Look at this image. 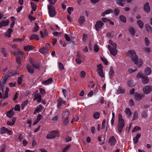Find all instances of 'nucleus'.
Here are the masks:
<instances>
[{"label": "nucleus", "instance_id": "obj_36", "mask_svg": "<svg viewBox=\"0 0 152 152\" xmlns=\"http://www.w3.org/2000/svg\"><path fill=\"white\" fill-rule=\"evenodd\" d=\"M120 20L124 23L126 22V18L125 16L123 15H121L120 17Z\"/></svg>", "mask_w": 152, "mask_h": 152}, {"label": "nucleus", "instance_id": "obj_47", "mask_svg": "<svg viewBox=\"0 0 152 152\" xmlns=\"http://www.w3.org/2000/svg\"><path fill=\"white\" fill-rule=\"evenodd\" d=\"M142 117L144 118H146L148 116L147 113L145 111H143L141 114Z\"/></svg>", "mask_w": 152, "mask_h": 152}, {"label": "nucleus", "instance_id": "obj_39", "mask_svg": "<svg viewBox=\"0 0 152 152\" xmlns=\"http://www.w3.org/2000/svg\"><path fill=\"white\" fill-rule=\"evenodd\" d=\"M15 74H15L13 72H11L8 75H6L4 77V79H5V80H6L9 77L13 76Z\"/></svg>", "mask_w": 152, "mask_h": 152}, {"label": "nucleus", "instance_id": "obj_54", "mask_svg": "<svg viewBox=\"0 0 152 152\" xmlns=\"http://www.w3.org/2000/svg\"><path fill=\"white\" fill-rule=\"evenodd\" d=\"M15 110L20 111V106L19 105H16L15 107Z\"/></svg>", "mask_w": 152, "mask_h": 152}, {"label": "nucleus", "instance_id": "obj_58", "mask_svg": "<svg viewBox=\"0 0 152 152\" xmlns=\"http://www.w3.org/2000/svg\"><path fill=\"white\" fill-rule=\"evenodd\" d=\"M65 38L66 40L68 42H70L71 40L70 37L66 34H65Z\"/></svg>", "mask_w": 152, "mask_h": 152}, {"label": "nucleus", "instance_id": "obj_20", "mask_svg": "<svg viewBox=\"0 0 152 152\" xmlns=\"http://www.w3.org/2000/svg\"><path fill=\"white\" fill-rule=\"evenodd\" d=\"M113 12V11L112 10H107L105 11L102 13L101 15L102 16H104L110 13H112Z\"/></svg>", "mask_w": 152, "mask_h": 152}, {"label": "nucleus", "instance_id": "obj_23", "mask_svg": "<svg viewBox=\"0 0 152 152\" xmlns=\"http://www.w3.org/2000/svg\"><path fill=\"white\" fill-rule=\"evenodd\" d=\"M40 34L42 37L43 38L46 36H48V31L46 29L44 30V34H43V31H40Z\"/></svg>", "mask_w": 152, "mask_h": 152}, {"label": "nucleus", "instance_id": "obj_31", "mask_svg": "<svg viewBox=\"0 0 152 152\" xmlns=\"http://www.w3.org/2000/svg\"><path fill=\"white\" fill-rule=\"evenodd\" d=\"M124 112L126 114V115L128 116H130L132 115L130 109L129 108H126V109Z\"/></svg>", "mask_w": 152, "mask_h": 152}, {"label": "nucleus", "instance_id": "obj_60", "mask_svg": "<svg viewBox=\"0 0 152 152\" xmlns=\"http://www.w3.org/2000/svg\"><path fill=\"white\" fill-rule=\"evenodd\" d=\"M23 138V136H22L21 134H20L18 136V139L21 142Z\"/></svg>", "mask_w": 152, "mask_h": 152}, {"label": "nucleus", "instance_id": "obj_7", "mask_svg": "<svg viewBox=\"0 0 152 152\" xmlns=\"http://www.w3.org/2000/svg\"><path fill=\"white\" fill-rule=\"evenodd\" d=\"M58 136V132L56 131H52L47 135L46 138L48 139H51L54 138Z\"/></svg>", "mask_w": 152, "mask_h": 152}, {"label": "nucleus", "instance_id": "obj_25", "mask_svg": "<svg viewBox=\"0 0 152 152\" xmlns=\"http://www.w3.org/2000/svg\"><path fill=\"white\" fill-rule=\"evenodd\" d=\"M141 134H138L136 137L133 138V140L134 143H137L138 142L139 138Z\"/></svg>", "mask_w": 152, "mask_h": 152}, {"label": "nucleus", "instance_id": "obj_45", "mask_svg": "<svg viewBox=\"0 0 152 152\" xmlns=\"http://www.w3.org/2000/svg\"><path fill=\"white\" fill-rule=\"evenodd\" d=\"M129 31L131 33L134 35L135 33V31L134 29L132 27H130L129 29Z\"/></svg>", "mask_w": 152, "mask_h": 152}, {"label": "nucleus", "instance_id": "obj_12", "mask_svg": "<svg viewBox=\"0 0 152 152\" xmlns=\"http://www.w3.org/2000/svg\"><path fill=\"white\" fill-rule=\"evenodd\" d=\"M58 108H60L61 106H64L65 105L66 102L61 99H59L57 102Z\"/></svg>", "mask_w": 152, "mask_h": 152}, {"label": "nucleus", "instance_id": "obj_27", "mask_svg": "<svg viewBox=\"0 0 152 152\" xmlns=\"http://www.w3.org/2000/svg\"><path fill=\"white\" fill-rule=\"evenodd\" d=\"M29 39L30 40L35 39L37 40L39 39V38L38 35L35 34H32L30 37Z\"/></svg>", "mask_w": 152, "mask_h": 152}, {"label": "nucleus", "instance_id": "obj_53", "mask_svg": "<svg viewBox=\"0 0 152 152\" xmlns=\"http://www.w3.org/2000/svg\"><path fill=\"white\" fill-rule=\"evenodd\" d=\"M58 65L59 67V69L61 70H63L64 69V67L63 64L61 63H59Z\"/></svg>", "mask_w": 152, "mask_h": 152}, {"label": "nucleus", "instance_id": "obj_50", "mask_svg": "<svg viewBox=\"0 0 152 152\" xmlns=\"http://www.w3.org/2000/svg\"><path fill=\"white\" fill-rule=\"evenodd\" d=\"M70 146L71 145H67L63 149V152H66L69 149Z\"/></svg>", "mask_w": 152, "mask_h": 152}, {"label": "nucleus", "instance_id": "obj_56", "mask_svg": "<svg viewBox=\"0 0 152 152\" xmlns=\"http://www.w3.org/2000/svg\"><path fill=\"white\" fill-rule=\"evenodd\" d=\"M137 70V69H133L132 68H129L128 70V72L129 74H131Z\"/></svg>", "mask_w": 152, "mask_h": 152}, {"label": "nucleus", "instance_id": "obj_1", "mask_svg": "<svg viewBox=\"0 0 152 152\" xmlns=\"http://www.w3.org/2000/svg\"><path fill=\"white\" fill-rule=\"evenodd\" d=\"M126 55L127 56L131 57L132 61L138 67H140L142 66V61L140 59H138V57L136 55L134 51L129 50L126 53Z\"/></svg>", "mask_w": 152, "mask_h": 152}, {"label": "nucleus", "instance_id": "obj_15", "mask_svg": "<svg viewBox=\"0 0 152 152\" xmlns=\"http://www.w3.org/2000/svg\"><path fill=\"white\" fill-rule=\"evenodd\" d=\"M109 142L111 145H114L116 142V140L113 136L111 137L110 139Z\"/></svg>", "mask_w": 152, "mask_h": 152}, {"label": "nucleus", "instance_id": "obj_52", "mask_svg": "<svg viewBox=\"0 0 152 152\" xmlns=\"http://www.w3.org/2000/svg\"><path fill=\"white\" fill-rule=\"evenodd\" d=\"M114 12L115 14V15H118L119 13V12H120L118 8H115V9L114 10Z\"/></svg>", "mask_w": 152, "mask_h": 152}, {"label": "nucleus", "instance_id": "obj_8", "mask_svg": "<svg viewBox=\"0 0 152 152\" xmlns=\"http://www.w3.org/2000/svg\"><path fill=\"white\" fill-rule=\"evenodd\" d=\"M97 73L99 74L100 76L102 78H103L104 77V75L103 70V66L101 64H99L97 66Z\"/></svg>", "mask_w": 152, "mask_h": 152}, {"label": "nucleus", "instance_id": "obj_43", "mask_svg": "<svg viewBox=\"0 0 152 152\" xmlns=\"http://www.w3.org/2000/svg\"><path fill=\"white\" fill-rule=\"evenodd\" d=\"M137 23L139 25V27L140 28H142L143 27V23L140 20H138L137 21Z\"/></svg>", "mask_w": 152, "mask_h": 152}, {"label": "nucleus", "instance_id": "obj_44", "mask_svg": "<svg viewBox=\"0 0 152 152\" xmlns=\"http://www.w3.org/2000/svg\"><path fill=\"white\" fill-rule=\"evenodd\" d=\"M28 103V101L27 100L24 101L21 104V107L22 109H23L25 106Z\"/></svg>", "mask_w": 152, "mask_h": 152}, {"label": "nucleus", "instance_id": "obj_22", "mask_svg": "<svg viewBox=\"0 0 152 152\" xmlns=\"http://www.w3.org/2000/svg\"><path fill=\"white\" fill-rule=\"evenodd\" d=\"M14 115L13 112V109H11L10 111L8 112L7 113V116L9 118H11Z\"/></svg>", "mask_w": 152, "mask_h": 152}, {"label": "nucleus", "instance_id": "obj_32", "mask_svg": "<svg viewBox=\"0 0 152 152\" xmlns=\"http://www.w3.org/2000/svg\"><path fill=\"white\" fill-rule=\"evenodd\" d=\"M125 92V89L121 88H119L117 91V94L124 93Z\"/></svg>", "mask_w": 152, "mask_h": 152}, {"label": "nucleus", "instance_id": "obj_4", "mask_svg": "<svg viewBox=\"0 0 152 152\" xmlns=\"http://www.w3.org/2000/svg\"><path fill=\"white\" fill-rule=\"evenodd\" d=\"M124 125V121L122 118V115L121 114L118 115V129L119 132H121L122 130Z\"/></svg>", "mask_w": 152, "mask_h": 152}, {"label": "nucleus", "instance_id": "obj_14", "mask_svg": "<svg viewBox=\"0 0 152 152\" xmlns=\"http://www.w3.org/2000/svg\"><path fill=\"white\" fill-rule=\"evenodd\" d=\"M144 95L143 94H140L137 93H135V98L136 100H140L143 97Z\"/></svg>", "mask_w": 152, "mask_h": 152}, {"label": "nucleus", "instance_id": "obj_10", "mask_svg": "<svg viewBox=\"0 0 152 152\" xmlns=\"http://www.w3.org/2000/svg\"><path fill=\"white\" fill-rule=\"evenodd\" d=\"M38 91L37 90L34 93V97L33 100H35L37 99V102L40 103L41 100V96L40 94L38 93Z\"/></svg>", "mask_w": 152, "mask_h": 152}, {"label": "nucleus", "instance_id": "obj_40", "mask_svg": "<svg viewBox=\"0 0 152 152\" xmlns=\"http://www.w3.org/2000/svg\"><path fill=\"white\" fill-rule=\"evenodd\" d=\"M138 117V113L137 111H135L134 113L133 118L132 120H136Z\"/></svg>", "mask_w": 152, "mask_h": 152}, {"label": "nucleus", "instance_id": "obj_30", "mask_svg": "<svg viewBox=\"0 0 152 152\" xmlns=\"http://www.w3.org/2000/svg\"><path fill=\"white\" fill-rule=\"evenodd\" d=\"M12 31V29L10 28H9L5 34V36L8 37H10Z\"/></svg>", "mask_w": 152, "mask_h": 152}, {"label": "nucleus", "instance_id": "obj_29", "mask_svg": "<svg viewBox=\"0 0 152 152\" xmlns=\"http://www.w3.org/2000/svg\"><path fill=\"white\" fill-rule=\"evenodd\" d=\"M42 106L41 105H39V106L37 107L34 111V114H35L39 112H41L42 109Z\"/></svg>", "mask_w": 152, "mask_h": 152}, {"label": "nucleus", "instance_id": "obj_46", "mask_svg": "<svg viewBox=\"0 0 152 152\" xmlns=\"http://www.w3.org/2000/svg\"><path fill=\"white\" fill-rule=\"evenodd\" d=\"M109 74L110 77H112L113 76L114 74V72L112 68H110V70Z\"/></svg>", "mask_w": 152, "mask_h": 152}, {"label": "nucleus", "instance_id": "obj_28", "mask_svg": "<svg viewBox=\"0 0 152 152\" xmlns=\"http://www.w3.org/2000/svg\"><path fill=\"white\" fill-rule=\"evenodd\" d=\"M144 8L145 10L147 12H148L150 10V8L148 3H146L144 5Z\"/></svg>", "mask_w": 152, "mask_h": 152}, {"label": "nucleus", "instance_id": "obj_5", "mask_svg": "<svg viewBox=\"0 0 152 152\" xmlns=\"http://www.w3.org/2000/svg\"><path fill=\"white\" fill-rule=\"evenodd\" d=\"M70 112L68 110H64L62 114V119L64 124L66 125L68 123L69 119V115Z\"/></svg>", "mask_w": 152, "mask_h": 152}, {"label": "nucleus", "instance_id": "obj_42", "mask_svg": "<svg viewBox=\"0 0 152 152\" xmlns=\"http://www.w3.org/2000/svg\"><path fill=\"white\" fill-rule=\"evenodd\" d=\"M31 5L32 9V10L34 11H35L37 9V6L34 4L32 2L31 3Z\"/></svg>", "mask_w": 152, "mask_h": 152}, {"label": "nucleus", "instance_id": "obj_34", "mask_svg": "<svg viewBox=\"0 0 152 152\" xmlns=\"http://www.w3.org/2000/svg\"><path fill=\"white\" fill-rule=\"evenodd\" d=\"M145 28L146 30L148 32H151V30H152V29L151 28V26L148 24H146L145 25Z\"/></svg>", "mask_w": 152, "mask_h": 152}, {"label": "nucleus", "instance_id": "obj_63", "mask_svg": "<svg viewBox=\"0 0 152 152\" xmlns=\"http://www.w3.org/2000/svg\"><path fill=\"white\" fill-rule=\"evenodd\" d=\"M22 79L21 77H19L18 80V83L20 85L22 82Z\"/></svg>", "mask_w": 152, "mask_h": 152}, {"label": "nucleus", "instance_id": "obj_51", "mask_svg": "<svg viewBox=\"0 0 152 152\" xmlns=\"http://www.w3.org/2000/svg\"><path fill=\"white\" fill-rule=\"evenodd\" d=\"M145 40L146 45L147 46H148L150 44L149 40L147 37H145Z\"/></svg>", "mask_w": 152, "mask_h": 152}, {"label": "nucleus", "instance_id": "obj_41", "mask_svg": "<svg viewBox=\"0 0 152 152\" xmlns=\"http://www.w3.org/2000/svg\"><path fill=\"white\" fill-rule=\"evenodd\" d=\"M137 130H141V128L138 126H136L134 127L132 130V132H134L137 131Z\"/></svg>", "mask_w": 152, "mask_h": 152}, {"label": "nucleus", "instance_id": "obj_61", "mask_svg": "<svg viewBox=\"0 0 152 152\" xmlns=\"http://www.w3.org/2000/svg\"><path fill=\"white\" fill-rule=\"evenodd\" d=\"M80 75L82 77H84L86 75V73L85 72L83 71L81 72Z\"/></svg>", "mask_w": 152, "mask_h": 152}, {"label": "nucleus", "instance_id": "obj_13", "mask_svg": "<svg viewBox=\"0 0 152 152\" xmlns=\"http://www.w3.org/2000/svg\"><path fill=\"white\" fill-rule=\"evenodd\" d=\"M39 51L42 54H47L48 52V48L45 47L41 48L39 50Z\"/></svg>", "mask_w": 152, "mask_h": 152}, {"label": "nucleus", "instance_id": "obj_18", "mask_svg": "<svg viewBox=\"0 0 152 152\" xmlns=\"http://www.w3.org/2000/svg\"><path fill=\"white\" fill-rule=\"evenodd\" d=\"M9 23V21L7 20L5 21H3L0 23V28L2 26H5L7 25Z\"/></svg>", "mask_w": 152, "mask_h": 152}, {"label": "nucleus", "instance_id": "obj_21", "mask_svg": "<svg viewBox=\"0 0 152 152\" xmlns=\"http://www.w3.org/2000/svg\"><path fill=\"white\" fill-rule=\"evenodd\" d=\"M34 49V47L31 45H28L25 46L24 48V49L26 51H28L30 50H32Z\"/></svg>", "mask_w": 152, "mask_h": 152}, {"label": "nucleus", "instance_id": "obj_16", "mask_svg": "<svg viewBox=\"0 0 152 152\" xmlns=\"http://www.w3.org/2000/svg\"><path fill=\"white\" fill-rule=\"evenodd\" d=\"M142 81L143 84H146L149 82V80L147 76H144L142 77Z\"/></svg>", "mask_w": 152, "mask_h": 152}, {"label": "nucleus", "instance_id": "obj_24", "mask_svg": "<svg viewBox=\"0 0 152 152\" xmlns=\"http://www.w3.org/2000/svg\"><path fill=\"white\" fill-rule=\"evenodd\" d=\"M125 0H116V2L119 5L123 7L124 6Z\"/></svg>", "mask_w": 152, "mask_h": 152}, {"label": "nucleus", "instance_id": "obj_11", "mask_svg": "<svg viewBox=\"0 0 152 152\" xmlns=\"http://www.w3.org/2000/svg\"><path fill=\"white\" fill-rule=\"evenodd\" d=\"M152 90V88L149 86H147L144 87L142 89L143 93L145 94H148Z\"/></svg>", "mask_w": 152, "mask_h": 152}, {"label": "nucleus", "instance_id": "obj_35", "mask_svg": "<svg viewBox=\"0 0 152 152\" xmlns=\"http://www.w3.org/2000/svg\"><path fill=\"white\" fill-rule=\"evenodd\" d=\"M85 21V18L84 17L82 16H81L79 20V23L80 24H82Z\"/></svg>", "mask_w": 152, "mask_h": 152}, {"label": "nucleus", "instance_id": "obj_17", "mask_svg": "<svg viewBox=\"0 0 152 152\" xmlns=\"http://www.w3.org/2000/svg\"><path fill=\"white\" fill-rule=\"evenodd\" d=\"M151 72V68L149 67H146L144 70V73L148 75H150Z\"/></svg>", "mask_w": 152, "mask_h": 152}, {"label": "nucleus", "instance_id": "obj_49", "mask_svg": "<svg viewBox=\"0 0 152 152\" xmlns=\"http://www.w3.org/2000/svg\"><path fill=\"white\" fill-rule=\"evenodd\" d=\"M144 75H143V74L140 72H139L137 75H136V77L138 78H140V77H141L142 78V77L143 76H144Z\"/></svg>", "mask_w": 152, "mask_h": 152}, {"label": "nucleus", "instance_id": "obj_62", "mask_svg": "<svg viewBox=\"0 0 152 152\" xmlns=\"http://www.w3.org/2000/svg\"><path fill=\"white\" fill-rule=\"evenodd\" d=\"M102 22L104 23L108 21H110V20L105 18H102Z\"/></svg>", "mask_w": 152, "mask_h": 152}, {"label": "nucleus", "instance_id": "obj_64", "mask_svg": "<svg viewBox=\"0 0 152 152\" xmlns=\"http://www.w3.org/2000/svg\"><path fill=\"white\" fill-rule=\"evenodd\" d=\"M27 143H28V142L26 140H24L23 141V145L24 146H26L27 145Z\"/></svg>", "mask_w": 152, "mask_h": 152}, {"label": "nucleus", "instance_id": "obj_38", "mask_svg": "<svg viewBox=\"0 0 152 152\" xmlns=\"http://www.w3.org/2000/svg\"><path fill=\"white\" fill-rule=\"evenodd\" d=\"M99 117V114L98 112H96L94 113L93 117L94 119H98Z\"/></svg>", "mask_w": 152, "mask_h": 152}, {"label": "nucleus", "instance_id": "obj_6", "mask_svg": "<svg viewBox=\"0 0 152 152\" xmlns=\"http://www.w3.org/2000/svg\"><path fill=\"white\" fill-rule=\"evenodd\" d=\"M48 10L49 15L50 17H53L56 15V12L53 6L51 5H48Z\"/></svg>", "mask_w": 152, "mask_h": 152}, {"label": "nucleus", "instance_id": "obj_9", "mask_svg": "<svg viewBox=\"0 0 152 152\" xmlns=\"http://www.w3.org/2000/svg\"><path fill=\"white\" fill-rule=\"evenodd\" d=\"M104 25V23L102 21L100 20L97 21L95 25L96 31H99L100 29H101Z\"/></svg>", "mask_w": 152, "mask_h": 152}, {"label": "nucleus", "instance_id": "obj_3", "mask_svg": "<svg viewBox=\"0 0 152 152\" xmlns=\"http://www.w3.org/2000/svg\"><path fill=\"white\" fill-rule=\"evenodd\" d=\"M12 53L15 55L18 56L16 58V61L19 64L21 63V60L20 58L22 59H25V54L22 51L17 50L16 51L12 52Z\"/></svg>", "mask_w": 152, "mask_h": 152}, {"label": "nucleus", "instance_id": "obj_33", "mask_svg": "<svg viewBox=\"0 0 152 152\" xmlns=\"http://www.w3.org/2000/svg\"><path fill=\"white\" fill-rule=\"evenodd\" d=\"M8 129L5 127H3L1 129L0 132L1 134L7 133Z\"/></svg>", "mask_w": 152, "mask_h": 152}, {"label": "nucleus", "instance_id": "obj_48", "mask_svg": "<svg viewBox=\"0 0 152 152\" xmlns=\"http://www.w3.org/2000/svg\"><path fill=\"white\" fill-rule=\"evenodd\" d=\"M67 10L69 15H70L71 12L73 11V8L72 7H69L67 8Z\"/></svg>", "mask_w": 152, "mask_h": 152}, {"label": "nucleus", "instance_id": "obj_57", "mask_svg": "<svg viewBox=\"0 0 152 152\" xmlns=\"http://www.w3.org/2000/svg\"><path fill=\"white\" fill-rule=\"evenodd\" d=\"M42 116L40 115L39 114L37 116L36 120L37 121H39L42 118Z\"/></svg>", "mask_w": 152, "mask_h": 152}, {"label": "nucleus", "instance_id": "obj_26", "mask_svg": "<svg viewBox=\"0 0 152 152\" xmlns=\"http://www.w3.org/2000/svg\"><path fill=\"white\" fill-rule=\"evenodd\" d=\"M52 81V79L51 78H50L46 80L43 81L42 82V83L45 85H48L51 83Z\"/></svg>", "mask_w": 152, "mask_h": 152}, {"label": "nucleus", "instance_id": "obj_2", "mask_svg": "<svg viewBox=\"0 0 152 152\" xmlns=\"http://www.w3.org/2000/svg\"><path fill=\"white\" fill-rule=\"evenodd\" d=\"M110 45L108 46V48L111 54L113 56H115L117 53V50L116 49L117 45L112 40L109 41Z\"/></svg>", "mask_w": 152, "mask_h": 152}, {"label": "nucleus", "instance_id": "obj_55", "mask_svg": "<svg viewBox=\"0 0 152 152\" xmlns=\"http://www.w3.org/2000/svg\"><path fill=\"white\" fill-rule=\"evenodd\" d=\"M101 59L105 65L107 64L108 62L106 59L104 58H101Z\"/></svg>", "mask_w": 152, "mask_h": 152}, {"label": "nucleus", "instance_id": "obj_19", "mask_svg": "<svg viewBox=\"0 0 152 152\" xmlns=\"http://www.w3.org/2000/svg\"><path fill=\"white\" fill-rule=\"evenodd\" d=\"M26 68L28 72L31 73H33L34 72V69L29 64H28L26 66Z\"/></svg>", "mask_w": 152, "mask_h": 152}, {"label": "nucleus", "instance_id": "obj_37", "mask_svg": "<svg viewBox=\"0 0 152 152\" xmlns=\"http://www.w3.org/2000/svg\"><path fill=\"white\" fill-rule=\"evenodd\" d=\"M35 26L33 28L32 30V31L33 32H36L38 30L39 28V26L36 23H35Z\"/></svg>", "mask_w": 152, "mask_h": 152}, {"label": "nucleus", "instance_id": "obj_59", "mask_svg": "<svg viewBox=\"0 0 152 152\" xmlns=\"http://www.w3.org/2000/svg\"><path fill=\"white\" fill-rule=\"evenodd\" d=\"M40 92L41 94L42 95H44L45 94V90L42 88H41L40 89Z\"/></svg>", "mask_w": 152, "mask_h": 152}]
</instances>
